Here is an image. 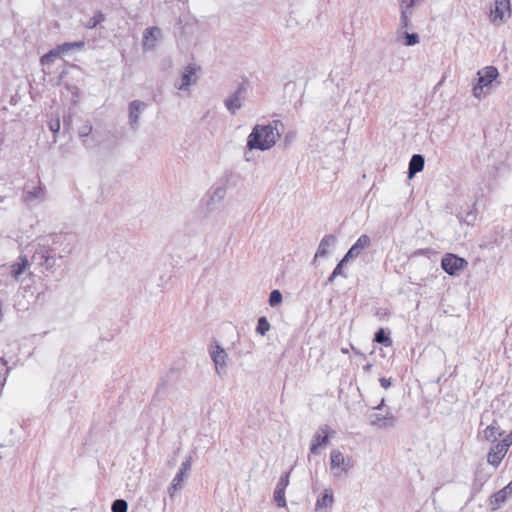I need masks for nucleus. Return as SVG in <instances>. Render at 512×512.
<instances>
[{
	"mask_svg": "<svg viewBox=\"0 0 512 512\" xmlns=\"http://www.w3.org/2000/svg\"><path fill=\"white\" fill-rule=\"evenodd\" d=\"M479 78L473 88V95L477 99L482 97L483 88L491 84L498 76V70L493 66H487L478 72Z\"/></svg>",
	"mask_w": 512,
	"mask_h": 512,
	"instance_id": "39448f33",
	"label": "nucleus"
},
{
	"mask_svg": "<svg viewBox=\"0 0 512 512\" xmlns=\"http://www.w3.org/2000/svg\"><path fill=\"white\" fill-rule=\"evenodd\" d=\"M370 368H371V364H367V365L364 367V369H365V370H369Z\"/></svg>",
	"mask_w": 512,
	"mask_h": 512,
	"instance_id": "c03bdc74",
	"label": "nucleus"
},
{
	"mask_svg": "<svg viewBox=\"0 0 512 512\" xmlns=\"http://www.w3.org/2000/svg\"><path fill=\"white\" fill-rule=\"evenodd\" d=\"M504 434V430L500 427L497 420H493V422L488 425L483 431V437L486 441L495 443L498 437H501Z\"/></svg>",
	"mask_w": 512,
	"mask_h": 512,
	"instance_id": "412c9836",
	"label": "nucleus"
},
{
	"mask_svg": "<svg viewBox=\"0 0 512 512\" xmlns=\"http://www.w3.org/2000/svg\"><path fill=\"white\" fill-rule=\"evenodd\" d=\"M32 260L46 269H51L55 265V259L50 255L45 247L38 248L32 256Z\"/></svg>",
	"mask_w": 512,
	"mask_h": 512,
	"instance_id": "f3484780",
	"label": "nucleus"
},
{
	"mask_svg": "<svg viewBox=\"0 0 512 512\" xmlns=\"http://www.w3.org/2000/svg\"><path fill=\"white\" fill-rule=\"evenodd\" d=\"M403 35L405 38V45L406 46H414L420 42L419 35L417 33H408V29H402Z\"/></svg>",
	"mask_w": 512,
	"mask_h": 512,
	"instance_id": "cd10ccee",
	"label": "nucleus"
},
{
	"mask_svg": "<svg viewBox=\"0 0 512 512\" xmlns=\"http://www.w3.org/2000/svg\"><path fill=\"white\" fill-rule=\"evenodd\" d=\"M441 266L447 274L455 275L458 271L466 268L468 262L455 254L447 253L442 258Z\"/></svg>",
	"mask_w": 512,
	"mask_h": 512,
	"instance_id": "0eeeda50",
	"label": "nucleus"
},
{
	"mask_svg": "<svg viewBox=\"0 0 512 512\" xmlns=\"http://www.w3.org/2000/svg\"><path fill=\"white\" fill-rule=\"evenodd\" d=\"M92 132V125L87 123L79 128V136L81 138L87 137Z\"/></svg>",
	"mask_w": 512,
	"mask_h": 512,
	"instance_id": "e433bc0d",
	"label": "nucleus"
},
{
	"mask_svg": "<svg viewBox=\"0 0 512 512\" xmlns=\"http://www.w3.org/2000/svg\"><path fill=\"white\" fill-rule=\"evenodd\" d=\"M336 243V237L332 234L326 235L322 238L319 243L317 252L315 254L316 258H324L328 255L329 248L334 246Z\"/></svg>",
	"mask_w": 512,
	"mask_h": 512,
	"instance_id": "4be33fe9",
	"label": "nucleus"
},
{
	"mask_svg": "<svg viewBox=\"0 0 512 512\" xmlns=\"http://www.w3.org/2000/svg\"><path fill=\"white\" fill-rule=\"evenodd\" d=\"M83 45H84L83 42H68V43H63L61 45H58L57 48L61 52V54H64V53L69 52L71 49H73L75 47L81 48V47H83Z\"/></svg>",
	"mask_w": 512,
	"mask_h": 512,
	"instance_id": "c756f323",
	"label": "nucleus"
},
{
	"mask_svg": "<svg viewBox=\"0 0 512 512\" xmlns=\"http://www.w3.org/2000/svg\"><path fill=\"white\" fill-rule=\"evenodd\" d=\"M270 323L267 318L262 316L258 319L256 332L262 336H264L270 330Z\"/></svg>",
	"mask_w": 512,
	"mask_h": 512,
	"instance_id": "bb28decb",
	"label": "nucleus"
},
{
	"mask_svg": "<svg viewBox=\"0 0 512 512\" xmlns=\"http://www.w3.org/2000/svg\"><path fill=\"white\" fill-rule=\"evenodd\" d=\"M384 402H385V400H384V399H382V400H381V403H380L377 407H375V409H381V408H382V406L384 405Z\"/></svg>",
	"mask_w": 512,
	"mask_h": 512,
	"instance_id": "37998d69",
	"label": "nucleus"
},
{
	"mask_svg": "<svg viewBox=\"0 0 512 512\" xmlns=\"http://www.w3.org/2000/svg\"><path fill=\"white\" fill-rule=\"evenodd\" d=\"M374 341L377 343H383L386 346H390L392 344L391 339L389 336L385 333L384 329H379L374 337Z\"/></svg>",
	"mask_w": 512,
	"mask_h": 512,
	"instance_id": "c85d7f7f",
	"label": "nucleus"
},
{
	"mask_svg": "<svg viewBox=\"0 0 512 512\" xmlns=\"http://www.w3.org/2000/svg\"><path fill=\"white\" fill-rule=\"evenodd\" d=\"M281 125L279 120H274L267 125H255L248 136L247 147L250 150H269L281 137L278 129Z\"/></svg>",
	"mask_w": 512,
	"mask_h": 512,
	"instance_id": "f257e3e1",
	"label": "nucleus"
},
{
	"mask_svg": "<svg viewBox=\"0 0 512 512\" xmlns=\"http://www.w3.org/2000/svg\"><path fill=\"white\" fill-rule=\"evenodd\" d=\"M425 164V159L420 154H415L412 156L409 162L408 168V176L412 178L416 173L423 170Z\"/></svg>",
	"mask_w": 512,
	"mask_h": 512,
	"instance_id": "5701e85b",
	"label": "nucleus"
},
{
	"mask_svg": "<svg viewBox=\"0 0 512 512\" xmlns=\"http://www.w3.org/2000/svg\"><path fill=\"white\" fill-rule=\"evenodd\" d=\"M512 15L510 0H494L490 10V21L493 24H503Z\"/></svg>",
	"mask_w": 512,
	"mask_h": 512,
	"instance_id": "7ed1b4c3",
	"label": "nucleus"
},
{
	"mask_svg": "<svg viewBox=\"0 0 512 512\" xmlns=\"http://www.w3.org/2000/svg\"><path fill=\"white\" fill-rule=\"evenodd\" d=\"M283 297L279 290H273L269 296V304L271 307H275L282 303Z\"/></svg>",
	"mask_w": 512,
	"mask_h": 512,
	"instance_id": "2f4dec72",
	"label": "nucleus"
},
{
	"mask_svg": "<svg viewBox=\"0 0 512 512\" xmlns=\"http://www.w3.org/2000/svg\"><path fill=\"white\" fill-rule=\"evenodd\" d=\"M187 475L183 472H179L173 478L170 486L168 487V493L171 498H173L176 493L183 488V482Z\"/></svg>",
	"mask_w": 512,
	"mask_h": 512,
	"instance_id": "b1692460",
	"label": "nucleus"
},
{
	"mask_svg": "<svg viewBox=\"0 0 512 512\" xmlns=\"http://www.w3.org/2000/svg\"><path fill=\"white\" fill-rule=\"evenodd\" d=\"M209 355L215 365L217 375L220 377L226 375L228 360L226 351L217 342H214L210 345Z\"/></svg>",
	"mask_w": 512,
	"mask_h": 512,
	"instance_id": "20e7f679",
	"label": "nucleus"
},
{
	"mask_svg": "<svg viewBox=\"0 0 512 512\" xmlns=\"http://www.w3.org/2000/svg\"><path fill=\"white\" fill-rule=\"evenodd\" d=\"M274 501L279 507H286V499H285V490L275 488L274 491Z\"/></svg>",
	"mask_w": 512,
	"mask_h": 512,
	"instance_id": "7c9ffc66",
	"label": "nucleus"
},
{
	"mask_svg": "<svg viewBox=\"0 0 512 512\" xmlns=\"http://www.w3.org/2000/svg\"><path fill=\"white\" fill-rule=\"evenodd\" d=\"M503 440L509 445L511 446L512 445V431L506 435Z\"/></svg>",
	"mask_w": 512,
	"mask_h": 512,
	"instance_id": "a19ab883",
	"label": "nucleus"
},
{
	"mask_svg": "<svg viewBox=\"0 0 512 512\" xmlns=\"http://www.w3.org/2000/svg\"><path fill=\"white\" fill-rule=\"evenodd\" d=\"M289 478H290V472H286L284 473L278 483H277V486L276 488L277 489H281V490H286L287 486L289 485Z\"/></svg>",
	"mask_w": 512,
	"mask_h": 512,
	"instance_id": "f704fd0d",
	"label": "nucleus"
},
{
	"mask_svg": "<svg viewBox=\"0 0 512 512\" xmlns=\"http://www.w3.org/2000/svg\"><path fill=\"white\" fill-rule=\"evenodd\" d=\"M421 0H400V29H410L412 27L411 17L414 14L415 7Z\"/></svg>",
	"mask_w": 512,
	"mask_h": 512,
	"instance_id": "423d86ee",
	"label": "nucleus"
},
{
	"mask_svg": "<svg viewBox=\"0 0 512 512\" xmlns=\"http://www.w3.org/2000/svg\"><path fill=\"white\" fill-rule=\"evenodd\" d=\"M336 277H338V276L334 275V272H332L331 275L328 277L327 282L332 283Z\"/></svg>",
	"mask_w": 512,
	"mask_h": 512,
	"instance_id": "79ce46f5",
	"label": "nucleus"
},
{
	"mask_svg": "<svg viewBox=\"0 0 512 512\" xmlns=\"http://www.w3.org/2000/svg\"><path fill=\"white\" fill-rule=\"evenodd\" d=\"M349 259H346V256H344V258L337 264V266L335 267V269L333 270L334 272V275H337V276H345L344 273H343V265L348 261Z\"/></svg>",
	"mask_w": 512,
	"mask_h": 512,
	"instance_id": "4c0bfd02",
	"label": "nucleus"
},
{
	"mask_svg": "<svg viewBox=\"0 0 512 512\" xmlns=\"http://www.w3.org/2000/svg\"><path fill=\"white\" fill-rule=\"evenodd\" d=\"M509 448L510 446L503 439L495 443L488 452L487 462L497 468L507 454Z\"/></svg>",
	"mask_w": 512,
	"mask_h": 512,
	"instance_id": "9d476101",
	"label": "nucleus"
},
{
	"mask_svg": "<svg viewBox=\"0 0 512 512\" xmlns=\"http://www.w3.org/2000/svg\"><path fill=\"white\" fill-rule=\"evenodd\" d=\"M354 467L352 457H345L343 453L337 449L330 452V470L334 478H341L347 475Z\"/></svg>",
	"mask_w": 512,
	"mask_h": 512,
	"instance_id": "f03ea898",
	"label": "nucleus"
},
{
	"mask_svg": "<svg viewBox=\"0 0 512 512\" xmlns=\"http://www.w3.org/2000/svg\"><path fill=\"white\" fill-rule=\"evenodd\" d=\"M330 432V427L326 424L321 425L318 428L312 438L310 446L311 453L316 454L319 447L325 446L329 443Z\"/></svg>",
	"mask_w": 512,
	"mask_h": 512,
	"instance_id": "9b49d317",
	"label": "nucleus"
},
{
	"mask_svg": "<svg viewBox=\"0 0 512 512\" xmlns=\"http://www.w3.org/2000/svg\"><path fill=\"white\" fill-rule=\"evenodd\" d=\"M370 243H371V240L368 235H366V234L361 235L357 239L356 243L354 245H352V247L346 253V255H345L346 259H353V258L358 257L364 249L369 247Z\"/></svg>",
	"mask_w": 512,
	"mask_h": 512,
	"instance_id": "6ab92c4d",
	"label": "nucleus"
},
{
	"mask_svg": "<svg viewBox=\"0 0 512 512\" xmlns=\"http://www.w3.org/2000/svg\"><path fill=\"white\" fill-rule=\"evenodd\" d=\"M161 29L153 26L147 28L143 33L142 46L145 51L153 50L161 38Z\"/></svg>",
	"mask_w": 512,
	"mask_h": 512,
	"instance_id": "ddd939ff",
	"label": "nucleus"
},
{
	"mask_svg": "<svg viewBox=\"0 0 512 512\" xmlns=\"http://www.w3.org/2000/svg\"><path fill=\"white\" fill-rule=\"evenodd\" d=\"M46 197V192L39 182L37 185L27 184L23 192V201L28 205L43 202Z\"/></svg>",
	"mask_w": 512,
	"mask_h": 512,
	"instance_id": "1a4fd4ad",
	"label": "nucleus"
},
{
	"mask_svg": "<svg viewBox=\"0 0 512 512\" xmlns=\"http://www.w3.org/2000/svg\"><path fill=\"white\" fill-rule=\"evenodd\" d=\"M196 67L194 65H188L184 68L181 75V83L175 84V87L179 90H186L190 85L197 82Z\"/></svg>",
	"mask_w": 512,
	"mask_h": 512,
	"instance_id": "a211bd4d",
	"label": "nucleus"
},
{
	"mask_svg": "<svg viewBox=\"0 0 512 512\" xmlns=\"http://www.w3.org/2000/svg\"><path fill=\"white\" fill-rule=\"evenodd\" d=\"M245 92L246 89L244 85H240L237 90L225 100V107L231 114H235L242 107V102L245 99Z\"/></svg>",
	"mask_w": 512,
	"mask_h": 512,
	"instance_id": "f8f14e48",
	"label": "nucleus"
},
{
	"mask_svg": "<svg viewBox=\"0 0 512 512\" xmlns=\"http://www.w3.org/2000/svg\"><path fill=\"white\" fill-rule=\"evenodd\" d=\"M61 52L58 50V48L51 49L48 53L44 54L40 62L42 65H49L51 64L56 58H59L61 56Z\"/></svg>",
	"mask_w": 512,
	"mask_h": 512,
	"instance_id": "a878e982",
	"label": "nucleus"
},
{
	"mask_svg": "<svg viewBox=\"0 0 512 512\" xmlns=\"http://www.w3.org/2000/svg\"><path fill=\"white\" fill-rule=\"evenodd\" d=\"M147 104L140 100H134L129 104V124L132 129H137L140 114L145 110Z\"/></svg>",
	"mask_w": 512,
	"mask_h": 512,
	"instance_id": "2eb2a0df",
	"label": "nucleus"
},
{
	"mask_svg": "<svg viewBox=\"0 0 512 512\" xmlns=\"http://www.w3.org/2000/svg\"><path fill=\"white\" fill-rule=\"evenodd\" d=\"M512 495V480L508 483L507 486L494 493L490 497V505L492 510L499 509Z\"/></svg>",
	"mask_w": 512,
	"mask_h": 512,
	"instance_id": "dca6fc26",
	"label": "nucleus"
},
{
	"mask_svg": "<svg viewBox=\"0 0 512 512\" xmlns=\"http://www.w3.org/2000/svg\"><path fill=\"white\" fill-rule=\"evenodd\" d=\"M49 129L52 132L57 133L60 130V121H59V119L50 121L49 122Z\"/></svg>",
	"mask_w": 512,
	"mask_h": 512,
	"instance_id": "58836bf2",
	"label": "nucleus"
},
{
	"mask_svg": "<svg viewBox=\"0 0 512 512\" xmlns=\"http://www.w3.org/2000/svg\"><path fill=\"white\" fill-rule=\"evenodd\" d=\"M227 193V187L225 185H218L212 187L206 197L205 207L207 212H212L217 206L223 201Z\"/></svg>",
	"mask_w": 512,
	"mask_h": 512,
	"instance_id": "6e6552de",
	"label": "nucleus"
},
{
	"mask_svg": "<svg viewBox=\"0 0 512 512\" xmlns=\"http://www.w3.org/2000/svg\"><path fill=\"white\" fill-rule=\"evenodd\" d=\"M192 466V457L188 456L185 461L182 462L179 472H183L187 475V473L191 470Z\"/></svg>",
	"mask_w": 512,
	"mask_h": 512,
	"instance_id": "c9c22d12",
	"label": "nucleus"
},
{
	"mask_svg": "<svg viewBox=\"0 0 512 512\" xmlns=\"http://www.w3.org/2000/svg\"><path fill=\"white\" fill-rule=\"evenodd\" d=\"M112 512H127L128 504L123 499H117L112 504Z\"/></svg>",
	"mask_w": 512,
	"mask_h": 512,
	"instance_id": "473e14b6",
	"label": "nucleus"
},
{
	"mask_svg": "<svg viewBox=\"0 0 512 512\" xmlns=\"http://www.w3.org/2000/svg\"><path fill=\"white\" fill-rule=\"evenodd\" d=\"M334 504V494L331 488H325L323 493L317 498L315 503V511L319 512L324 509L332 508Z\"/></svg>",
	"mask_w": 512,
	"mask_h": 512,
	"instance_id": "aec40b11",
	"label": "nucleus"
},
{
	"mask_svg": "<svg viewBox=\"0 0 512 512\" xmlns=\"http://www.w3.org/2000/svg\"><path fill=\"white\" fill-rule=\"evenodd\" d=\"M0 361L5 365L7 362L4 360V358H0Z\"/></svg>",
	"mask_w": 512,
	"mask_h": 512,
	"instance_id": "a18cd8bd",
	"label": "nucleus"
},
{
	"mask_svg": "<svg viewBox=\"0 0 512 512\" xmlns=\"http://www.w3.org/2000/svg\"><path fill=\"white\" fill-rule=\"evenodd\" d=\"M396 420V417L391 412L386 413L384 416L377 413L369 416L370 425L378 429L391 428L395 425Z\"/></svg>",
	"mask_w": 512,
	"mask_h": 512,
	"instance_id": "4468645a",
	"label": "nucleus"
},
{
	"mask_svg": "<svg viewBox=\"0 0 512 512\" xmlns=\"http://www.w3.org/2000/svg\"><path fill=\"white\" fill-rule=\"evenodd\" d=\"M379 382H380V385H381L384 389H387V388H389V387L391 386V381H390V379H388V378H384V377H382V378H380Z\"/></svg>",
	"mask_w": 512,
	"mask_h": 512,
	"instance_id": "ea45409f",
	"label": "nucleus"
},
{
	"mask_svg": "<svg viewBox=\"0 0 512 512\" xmlns=\"http://www.w3.org/2000/svg\"><path fill=\"white\" fill-rule=\"evenodd\" d=\"M105 19L104 15L101 12H97L86 24V27L89 29L95 28L98 24L103 22Z\"/></svg>",
	"mask_w": 512,
	"mask_h": 512,
	"instance_id": "72a5a7b5",
	"label": "nucleus"
},
{
	"mask_svg": "<svg viewBox=\"0 0 512 512\" xmlns=\"http://www.w3.org/2000/svg\"><path fill=\"white\" fill-rule=\"evenodd\" d=\"M29 267V261L26 256L19 258V262L14 263L11 268V275L15 280L19 279V276Z\"/></svg>",
	"mask_w": 512,
	"mask_h": 512,
	"instance_id": "393cba45",
	"label": "nucleus"
}]
</instances>
